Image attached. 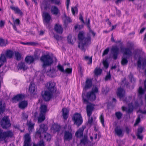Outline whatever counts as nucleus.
Wrapping results in <instances>:
<instances>
[{
  "label": "nucleus",
  "instance_id": "nucleus-64",
  "mask_svg": "<svg viewBox=\"0 0 146 146\" xmlns=\"http://www.w3.org/2000/svg\"><path fill=\"white\" fill-rule=\"evenodd\" d=\"M126 132L127 134H129L130 132V129L128 127H126Z\"/></svg>",
  "mask_w": 146,
  "mask_h": 146
},
{
  "label": "nucleus",
  "instance_id": "nucleus-29",
  "mask_svg": "<svg viewBox=\"0 0 146 146\" xmlns=\"http://www.w3.org/2000/svg\"><path fill=\"white\" fill-rule=\"evenodd\" d=\"M115 133L119 136H123V130L122 129L117 127L115 129Z\"/></svg>",
  "mask_w": 146,
  "mask_h": 146
},
{
  "label": "nucleus",
  "instance_id": "nucleus-9",
  "mask_svg": "<svg viewBox=\"0 0 146 146\" xmlns=\"http://www.w3.org/2000/svg\"><path fill=\"white\" fill-rule=\"evenodd\" d=\"M1 124L2 127L4 129H7L11 126L8 117L5 116L2 119Z\"/></svg>",
  "mask_w": 146,
  "mask_h": 146
},
{
  "label": "nucleus",
  "instance_id": "nucleus-26",
  "mask_svg": "<svg viewBox=\"0 0 146 146\" xmlns=\"http://www.w3.org/2000/svg\"><path fill=\"white\" fill-rule=\"evenodd\" d=\"M60 129V126L58 124H54L52 125L51 127V129L54 132L59 131Z\"/></svg>",
  "mask_w": 146,
  "mask_h": 146
},
{
  "label": "nucleus",
  "instance_id": "nucleus-44",
  "mask_svg": "<svg viewBox=\"0 0 146 146\" xmlns=\"http://www.w3.org/2000/svg\"><path fill=\"white\" fill-rule=\"evenodd\" d=\"M44 138L46 139L47 141H50L51 139V136L48 133H45L44 134Z\"/></svg>",
  "mask_w": 146,
  "mask_h": 146
},
{
  "label": "nucleus",
  "instance_id": "nucleus-10",
  "mask_svg": "<svg viewBox=\"0 0 146 146\" xmlns=\"http://www.w3.org/2000/svg\"><path fill=\"white\" fill-rule=\"evenodd\" d=\"M138 106V103L137 102H136L134 104L132 103L128 104V108H127L123 106L122 109L123 111H125L127 113H131L134 108L137 107Z\"/></svg>",
  "mask_w": 146,
  "mask_h": 146
},
{
  "label": "nucleus",
  "instance_id": "nucleus-48",
  "mask_svg": "<svg viewBox=\"0 0 146 146\" xmlns=\"http://www.w3.org/2000/svg\"><path fill=\"white\" fill-rule=\"evenodd\" d=\"M115 115L118 119H120L122 115V114L120 112H118L115 113Z\"/></svg>",
  "mask_w": 146,
  "mask_h": 146
},
{
  "label": "nucleus",
  "instance_id": "nucleus-11",
  "mask_svg": "<svg viewBox=\"0 0 146 146\" xmlns=\"http://www.w3.org/2000/svg\"><path fill=\"white\" fill-rule=\"evenodd\" d=\"M117 95L120 98V100H122L124 102L128 103V101H127L126 98H125V92L123 89L121 88H119L117 89Z\"/></svg>",
  "mask_w": 146,
  "mask_h": 146
},
{
  "label": "nucleus",
  "instance_id": "nucleus-51",
  "mask_svg": "<svg viewBox=\"0 0 146 146\" xmlns=\"http://www.w3.org/2000/svg\"><path fill=\"white\" fill-rule=\"evenodd\" d=\"M22 118L24 119V120H26L27 119L28 117V115L25 113H23L22 114Z\"/></svg>",
  "mask_w": 146,
  "mask_h": 146
},
{
  "label": "nucleus",
  "instance_id": "nucleus-1",
  "mask_svg": "<svg viewBox=\"0 0 146 146\" xmlns=\"http://www.w3.org/2000/svg\"><path fill=\"white\" fill-rule=\"evenodd\" d=\"M46 87L47 90L42 92V95L45 101H48L52 98L53 94L56 92V89L55 83L52 82H48Z\"/></svg>",
  "mask_w": 146,
  "mask_h": 146
},
{
  "label": "nucleus",
  "instance_id": "nucleus-54",
  "mask_svg": "<svg viewBox=\"0 0 146 146\" xmlns=\"http://www.w3.org/2000/svg\"><path fill=\"white\" fill-rule=\"evenodd\" d=\"M109 50V48H108L106 49L104 51V52L103 54V56L106 55L108 54Z\"/></svg>",
  "mask_w": 146,
  "mask_h": 146
},
{
  "label": "nucleus",
  "instance_id": "nucleus-17",
  "mask_svg": "<svg viewBox=\"0 0 146 146\" xmlns=\"http://www.w3.org/2000/svg\"><path fill=\"white\" fill-rule=\"evenodd\" d=\"M57 67L58 69L61 72H65L68 74H70L72 73V69L71 68H67L64 70L63 66L60 64H58L57 66Z\"/></svg>",
  "mask_w": 146,
  "mask_h": 146
},
{
  "label": "nucleus",
  "instance_id": "nucleus-45",
  "mask_svg": "<svg viewBox=\"0 0 146 146\" xmlns=\"http://www.w3.org/2000/svg\"><path fill=\"white\" fill-rule=\"evenodd\" d=\"M145 92V91L141 87H139L138 90L139 95V96L140 95H142Z\"/></svg>",
  "mask_w": 146,
  "mask_h": 146
},
{
  "label": "nucleus",
  "instance_id": "nucleus-43",
  "mask_svg": "<svg viewBox=\"0 0 146 146\" xmlns=\"http://www.w3.org/2000/svg\"><path fill=\"white\" fill-rule=\"evenodd\" d=\"M15 55L16 59L17 60H20L21 59V54L18 52H16L15 53Z\"/></svg>",
  "mask_w": 146,
  "mask_h": 146
},
{
  "label": "nucleus",
  "instance_id": "nucleus-18",
  "mask_svg": "<svg viewBox=\"0 0 146 146\" xmlns=\"http://www.w3.org/2000/svg\"><path fill=\"white\" fill-rule=\"evenodd\" d=\"M24 145L23 146H31L30 144L31 137L28 133L26 134L24 136Z\"/></svg>",
  "mask_w": 146,
  "mask_h": 146
},
{
  "label": "nucleus",
  "instance_id": "nucleus-40",
  "mask_svg": "<svg viewBox=\"0 0 146 146\" xmlns=\"http://www.w3.org/2000/svg\"><path fill=\"white\" fill-rule=\"evenodd\" d=\"M12 19H13L14 23L13 24L11 23H10L11 25H15L17 26L19 25L20 23V20L19 19H15L13 17H12Z\"/></svg>",
  "mask_w": 146,
  "mask_h": 146
},
{
  "label": "nucleus",
  "instance_id": "nucleus-13",
  "mask_svg": "<svg viewBox=\"0 0 146 146\" xmlns=\"http://www.w3.org/2000/svg\"><path fill=\"white\" fill-rule=\"evenodd\" d=\"M111 51L113 55L112 58L114 60L116 59L119 53V48L117 46H112Z\"/></svg>",
  "mask_w": 146,
  "mask_h": 146
},
{
  "label": "nucleus",
  "instance_id": "nucleus-23",
  "mask_svg": "<svg viewBox=\"0 0 146 146\" xmlns=\"http://www.w3.org/2000/svg\"><path fill=\"white\" fill-rule=\"evenodd\" d=\"M28 104V102L27 101H23L19 103V108L23 109L27 107Z\"/></svg>",
  "mask_w": 146,
  "mask_h": 146
},
{
  "label": "nucleus",
  "instance_id": "nucleus-6",
  "mask_svg": "<svg viewBox=\"0 0 146 146\" xmlns=\"http://www.w3.org/2000/svg\"><path fill=\"white\" fill-rule=\"evenodd\" d=\"M14 135L13 132L11 130L3 131L0 129V141H5L7 138L12 137Z\"/></svg>",
  "mask_w": 146,
  "mask_h": 146
},
{
  "label": "nucleus",
  "instance_id": "nucleus-28",
  "mask_svg": "<svg viewBox=\"0 0 146 146\" xmlns=\"http://www.w3.org/2000/svg\"><path fill=\"white\" fill-rule=\"evenodd\" d=\"M27 125L28 127V130L30 133L31 132L32 130H33L34 126L35 124L32 123L31 121H30L27 122Z\"/></svg>",
  "mask_w": 146,
  "mask_h": 146
},
{
  "label": "nucleus",
  "instance_id": "nucleus-12",
  "mask_svg": "<svg viewBox=\"0 0 146 146\" xmlns=\"http://www.w3.org/2000/svg\"><path fill=\"white\" fill-rule=\"evenodd\" d=\"M47 126L46 125L44 124H41L40 126L39 129L37 131L36 133V137H38L41 138V134L45 133L47 130Z\"/></svg>",
  "mask_w": 146,
  "mask_h": 146
},
{
  "label": "nucleus",
  "instance_id": "nucleus-59",
  "mask_svg": "<svg viewBox=\"0 0 146 146\" xmlns=\"http://www.w3.org/2000/svg\"><path fill=\"white\" fill-rule=\"evenodd\" d=\"M90 19H88V20L87 22L86 23V25H87V27L89 29H90Z\"/></svg>",
  "mask_w": 146,
  "mask_h": 146
},
{
  "label": "nucleus",
  "instance_id": "nucleus-25",
  "mask_svg": "<svg viewBox=\"0 0 146 146\" xmlns=\"http://www.w3.org/2000/svg\"><path fill=\"white\" fill-rule=\"evenodd\" d=\"M143 130V129L141 127H139L137 129V132L136 135L138 138L141 140H142L143 138V136L141 134L142 133Z\"/></svg>",
  "mask_w": 146,
  "mask_h": 146
},
{
  "label": "nucleus",
  "instance_id": "nucleus-42",
  "mask_svg": "<svg viewBox=\"0 0 146 146\" xmlns=\"http://www.w3.org/2000/svg\"><path fill=\"white\" fill-rule=\"evenodd\" d=\"M100 121L102 123L103 126V127L105 126V125L104 124V116L103 114L102 113V114L100 116Z\"/></svg>",
  "mask_w": 146,
  "mask_h": 146
},
{
  "label": "nucleus",
  "instance_id": "nucleus-39",
  "mask_svg": "<svg viewBox=\"0 0 146 146\" xmlns=\"http://www.w3.org/2000/svg\"><path fill=\"white\" fill-rule=\"evenodd\" d=\"M74 39H75V38L74 36L73 38H72V35H69L67 37L68 42L70 44H73Z\"/></svg>",
  "mask_w": 146,
  "mask_h": 146
},
{
  "label": "nucleus",
  "instance_id": "nucleus-33",
  "mask_svg": "<svg viewBox=\"0 0 146 146\" xmlns=\"http://www.w3.org/2000/svg\"><path fill=\"white\" fill-rule=\"evenodd\" d=\"M84 88L87 89L90 88L92 85V81L90 79H87L86 81Z\"/></svg>",
  "mask_w": 146,
  "mask_h": 146
},
{
  "label": "nucleus",
  "instance_id": "nucleus-57",
  "mask_svg": "<svg viewBox=\"0 0 146 146\" xmlns=\"http://www.w3.org/2000/svg\"><path fill=\"white\" fill-rule=\"evenodd\" d=\"M54 38L57 40H59L61 39L62 38V37L61 36L56 35L54 36Z\"/></svg>",
  "mask_w": 146,
  "mask_h": 146
},
{
  "label": "nucleus",
  "instance_id": "nucleus-14",
  "mask_svg": "<svg viewBox=\"0 0 146 146\" xmlns=\"http://www.w3.org/2000/svg\"><path fill=\"white\" fill-rule=\"evenodd\" d=\"M42 16L44 24L46 25L49 23L51 19V17L49 13L46 12L43 13Z\"/></svg>",
  "mask_w": 146,
  "mask_h": 146
},
{
  "label": "nucleus",
  "instance_id": "nucleus-32",
  "mask_svg": "<svg viewBox=\"0 0 146 146\" xmlns=\"http://www.w3.org/2000/svg\"><path fill=\"white\" fill-rule=\"evenodd\" d=\"M5 103L2 100H0V111L3 112L5 109Z\"/></svg>",
  "mask_w": 146,
  "mask_h": 146
},
{
  "label": "nucleus",
  "instance_id": "nucleus-41",
  "mask_svg": "<svg viewBox=\"0 0 146 146\" xmlns=\"http://www.w3.org/2000/svg\"><path fill=\"white\" fill-rule=\"evenodd\" d=\"M102 71V69L96 68L94 70V73L95 75L97 76L101 74Z\"/></svg>",
  "mask_w": 146,
  "mask_h": 146
},
{
  "label": "nucleus",
  "instance_id": "nucleus-7",
  "mask_svg": "<svg viewBox=\"0 0 146 146\" xmlns=\"http://www.w3.org/2000/svg\"><path fill=\"white\" fill-rule=\"evenodd\" d=\"M40 113L38 117V121L40 123L45 119L46 113L48 111L46 106L44 105H41L40 108Z\"/></svg>",
  "mask_w": 146,
  "mask_h": 146
},
{
  "label": "nucleus",
  "instance_id": "nucleus-55",
  "mask_svg": "<svg viewBox=\"0 0 146 146\" xmlns=\"http://www.w3.org/2000/svg\"><path fill=\"white\" fill-rule=\"evenodd\" d=\"M53 3H54L56 5H59L60 4V0H50Z\"/></svg>",
  "mask_w": 146,
  "mask_h": 146
},
{
  "label": "nucleus",
  "instance_id": "nucleus-60",
  "mask_svg": "<svg viewBox=\"0 0 146 146\" xmlns=\"http://www.w3.org/2000/svg\"><path fill=\"white\" fill-rule=\"evenodd\" d=\"M111 78V76L109 73V74H108L106 76L105 80H109Z\"/></svg>",
  "mask_w": 146,
  "mask_h": 146
},
{
  "label": "nucleus",
  "instance_id": "nucleus-15",
  "mask_svg": "<svg viewBox=\"0 0 146 146\" xmlns=\"http://www.w3.org/2000/svg\"><path fill=\"white\" fill-rule=\"evenodd\" d=\"M69 129L70 131H66L64 133V140L69 141L72 138V135L71 132L72 129L70 126H68Z\"/></svg>",
  "mask_w": 146,
  "mask_h": 146
},
{
  "label": "nucleus",
  "instance_id": "nucleus-31",
  "mask_svg": "<svg viewBox=\"0 0 146 146\" xmlns=\"http://www.w3.org/2000/svg\"><path fill=\"white\" fill-rule=\"evenodd\" d=\"M14 54L13 51L10 50H7L5 52V56L7 58H11L12 57Z\"/></svg>",
  "mask_w": 146,
  "mask_h": 146
},
{
  "label": "nucleus",
  "instance_id": "nucleus-61",
  "mask_svg": "<svg viewBox=\"0 0 146 146\" xmlns=\"http://www.w3.org/2000/svg\"><path fill=\"white\" fill-rule=\"evenodd\" d=\"M71 21V20L70 18L68 17H66V19L65 20V22H70Z\"/></svg>",
  "mask_w": 146,
  "mask_h": 146
},
{
  "label": "nucleus",
  "instance_id": "nucleus-24",
  "mask_svg": "<svg viewBox=\"0 0 146 146\" xmlns=\"http://www.w3.org/2000/svg\"><path fill=\"white\" fill-rule=\"evenodd\" d=\"M62 116L64 119H66L68 117L69 115V110L67 108H63L62 110Z\"/></svg>",
  "mask_w": 146,
  "mask_h": 146
},
{
  "label": "nucleus",
  "instance_id": "nucleus-19",
  "mask_svg": "<svg viewBox=\"0 0 146 146\" xmlns=\"http://www.w3.org/2000/svg\"><path fill=\"white\" fill-rule=\"evenodd\" d=\"M142 63H143L142 66L143 69L144 68L145 66H146V58L144 60L142 58H139L137 62V66L138 68H141L142 65Z\"/></svg>",
  "mask_w": 146,
  "mask_h": 146
},
{
  "label": "nucleus",
  "instance_id": "nucleus-36",
  "mask_svg": "<svg viewBox=\"0 0 146 146\" xmlns=\"http://www.w3.org/2000/svg\"><path fill=\"white\" fill-rule=\"evenodd\" d=\"M6 61V58L3 54H1L0 57V67L3 64V63Z\"/></svg>",
  "mask_w": 146,
  "mask_h": 146
},
{
  "label": "nucleus",
  "instance_id": "nucleus-2",
  "mask_svg": "<svg viewBox=\"0 0 146 146\" xmlns=\"http://www.w3.org/2000/svg\"><path fill=\"white\" fill-rule=\"evenodd\" d=\"M84 33L83 32H80L78 35L79 42L78 47L82 50L85 51L84 47L91 44V38L90 35H88L86 37H84Z\"/></svg>",
  "mask_w": 146,
  "mask_h": 146
},
{
  "label": "nucleus",
  "instance_id": "nucleus-47",
  "mask_svg": "<svg viewBox=\"0 0 146 146\" xmlns=\"http://www.w3.org/2000/svg\"><path fill=\"white\" fill-rule=\"evenodd\" d=\"M33 146H44V145L43 140H41L40 141L38 144L34 143Z\"/></svg>",
  "mask_w": 146,
  "mask_h": 146
},
{
  "label": "nucleus",
  "instance_id": "nucleus-34",
  "mask_svg": "<svg viewBox=\"0 0 146 146\" xmlns=\"http://www.w3.org/2000/svg\"><path fill=\"white\" fill-rule=\"evenodd\" d=\"M25 62L29 64L33 62L34 60V58L32 56H29L26 57L25 59Z\"/></svg>",
  "mask_w": 146,
  "mask_h": 146
},
{
  "label": "nucleus",
  "instance_id": "nucleus-20",
  "mask_svg": "<svg viewBox=\"0 0 146 146\" xmlns=\"http://www.w3.org/2000/svg\"><path fill=\"white\" fill-rule=\"evenodd\" d=\"M51 13L54 15H60V11L58 8L55 6H53L51 7Z\"/></svg>",
  "mask_w": 146,
  "mask_h": 146
},
{
  "label": "nucleus",
  "instance_id": "nucleus-53",
  "mask_svg": "<svg viewBox=\"0 0 146 146\" xmlns=\"http://www.w3.org/2000/svg\"><path fill=\"white\" fill-rule=\"evenodd\" d=\"M37 44V43L35 42H28L27 44H28V45L31 46H35Z\"/></svg>",
  "mask_w": 146,
  "mask_h": 146
},
{
  "label": "nucleus",
  "instance_id": "nucleus-4",
  "mask_svg": "<svg viewBox=\"0 0 146 146\" xmlns=\"http://www.w3.org/2000/svg\"><path fill=\"white\" fill-rule=\"evenodd\" d=\"M131 47L127 48H121V50L123 54V56L122 58L121 62L122 65H126L128 62L127 58L132 55V53L131 51Z\"/></svg>",
  "mask_w": 146,
  "mask_h": 146
},
{
  "label": "nucleus",
  "instance_id": "nucleus-52",
  "mask_svg": "<svg viewBox=\"0 0 146 146\" xmlns=\"http://www.w3.org/2000/svg\"><path fill=\"white\" fill-rule=\"evenodd\" d=\"M140 118L139 117H138L136 121L135 122L134 124V126L137 125L140 122Z\"/></svg>",
  "mask_w": 146,
  "mask_h": 146
},
{
  "label": "nucleus",
  "instance_id": "nucleus-63",
  "mask_svg": "<svg viewBox=\"0 0 146 146\" xmlns=\"http://www.w3.org/2000/svg\"><path fill=\"white\" fill-rule=\"evenodd\" d=\"M79 19L81 20V21L83 23H84V21L83 19V17L82 15H80L79 17Z\"/></svg>",
  "mask_w": 146,
  "mask_h": 146
},
{
  "label": "nucleus",
  "instance_id": "nucleus-16",
  "mask_svg": "<svg viewBox=\"0 0 146 146\" xmlns=\"http://www.w3.org/2000/svg\"><path fill=\"white\" fill-rule=\"evenodd\" d=\"M94 105L89 104H88L86 106V110L88 116L90 118L92 114V112L94 109Z\"/></svg>",
  "mask_w": 146,
  "mask_h": 146
},
{
  "label": "nucleus",
  "instance_id": "nucleus-22",
  "mask_svg": "<svg viewBox=\"0 0 146 146\" xmlns=\"http://www.w3.org/2000/svg\"><path fill=\"white\" fill-rule=\"evenodd\" d=\"M85 128L84 127H82L80 128L76 133L75 136L78 137H81L83 135V132Z\"/></svg>",
  "mask_w": 146,
  "mask_h": 146
},
{
  "label": "nucleus",
  "instance_id": "nucleus-21",
  "mask_svg": "<svg viewBox=\"0 0 146 146\" xmlns=\"http://www.w3.org/2000/svg\"><path fill=\"white\" fill-rule=\"evenodd\" d=\"M24 95L21 94H19L15 96L12 98L13 102H17L22 100L24 98Z\"/></svg>",
  "mask_w": 146,
  "mask_h": 146
},
{
  "label": "nucleus",
  "instance_id": "nucleus-58",
  "mask_svg": "<svg viewBox=\"0 0 146 146\" xmlns=\"http://www.w3.org/2000/svg\"><path fill=\"white\" fill-rule=\"evenodd\" d=\"M5 22L4 21L1 20L0 22V27H3L5 24Z\"/></svg>",
  "mask_w": 146,
  "mask_h": 146
},
{
  "label": "nucleus",
  "instance_id": "nucleus-5",
  "mask_svg": "<svg viewBox=\"0 0 146 146\" xmlns=\"http://www.w3.org/2000/svg\"><path fill=\"white\" fill-rule=\"evenodd\" d=\"M40 59L41 62L43 63V67H45L46 66H50L53 62L52 58L48 54L42 56Z\"/></svg>",
  "mask_w": 146,
  "mask_h": 146
},
{
  "label": "nucleus",
  "instance_id": "nucleus-46",
  "mask_svg": "<svg viewBox=\"0 0 146 146\" xmlns=\"http://www.w3.org/2000/svg\"><path fill=\"white\" fill-rule=\"evenodd\" d=\"M71 11L72 13L74 15H75L76 13H77L78 12V9L76 7H72L71 9Z\"/></svg>",
  "mask_w": 146,
  "mask_h": 146
},
{
  "label": "nucleus",
  "instance_id": "nucleus-50",
  "mask_svg": "<svg viewBox=\"0 0 146 146\" xmlns=\"http://www.w3.org/2000/svg\"><path fill=\"white\" fill-rule=\"evenodd\" d=\"M83 25H77L75 26L74 28L75 29H80L83 28Z\"/></svg>",
  "mask_w": 146,
  "mask_h": 146
},
{
  "label": "nucleus",
  "instance_id": "nucleus-56",
  "mask_svg": "<svg viewBox=\"0 0 146 146\" xmlns=\"http://www.w3.org/2000/svg\"><path fill=\"white\" fill-rule=\"evenodd\" d=\"M87 141V139L85 137L81 140V143L85 144Z\"/></svg>",
  "mask_w": 146,
  "mask_h": 146
},
{
  "label": "nucleus",
  "instance_id": "nucleus-38",
  "mask_svg": "<svg viewBox=\"0 0 146 146\" xmlns=\"http://www.w3.org/2000/svg\"><path fill=\"white\" fill-rule=\"evenodd\" d=\"M19 68L20 69H23V70H25L27 69L26 65L24 63L21 62L18 64Z\"/></svg>",
  "mask_w": 146,
  "mask_h": 146
},
{
  "label": "nucleus",
  "instance_id": "nucleus-37",
  "mask_svg": "<svg viewBox=\"0 0 146 146\" xmlns=\"http://www.w3.org/2000/svg\"><path fill=\"white\" fill-rule=\"evenodd\" d=\"M8 44L7 40L2 38H0V46H5Z\"/></svg>",
  "mask_w": 146,
  "mask_h": 146
},
{
  "label": "nucleus",
  "instance_id": "nucleus-27",
  "mask_svg": "<svg viewBox=\"0 0 146 146\" xmlns=\"http://www.w3.org/2000/svg\"><path fill=\"white\" fill-rule=\"evenodd\" d=\"M54 29L57 33L59 34H62L63 32L62 28L60 25L56 24L55 25Z\"/></svg>",
  "mask_w": 146,
  "mask_h": 146
},
{
  "label": "nucleus",
  "instance_id": "nucleus-35",
  "mask_svg": "<svg viewBox=\"0 0 146 146\" xmlns=\"http://www.w3.org/2000/svg\"><path fill=\"white\" fill-rule=\"evenodd\" d=\"M35 90V85L33 83H31L29 86V91L31 93H33Z\"/></svg>",
  "mask_w": 146,
  "mask_h": 146
},
{
  "label": "nucleus",
  "instance_id": "nucleus-3",
  "mask_svg": "<svg viewBox=\"0 0 146 146\" xmlns=\"http://www.w3.org/2000/svg\"><path fill=\"white\" fill-rule=\"evenodd\" d=\"M98 91V88L96 86H94L92 91L88 92L86 95L83 93L82 96L84 102L87 103L89 101H93L95 100L96 98V94Z\"/></svg>",
  "mask_w": 146,
  "mask_h": 146
},
{
  "label": "nucleus",
  "instance_id": "nucleus-30",
  "mask_svg": "<svg viewBox=\"0 0 146 146\" xmlns=\"http://www.w3.org/2000/svg\"><path fill=\"white\" fill-rule=\"evenodd\" d=\"M11 8L14 11L15 13L21 15H22L23 13L17 7L11 6Z\"/></svg>",
  "mask_w": 146,
  "mask_h": 146
},
{
  "label": "nucleus",
  "instance_id": "nucleus-62",
  "mask_svg": "<svg viewBox=\"0 0 146 146\" xmlns=\"http://www.w3.org/2000/svg\"><path fill=\"white\" fill-rule=\"evenodd\" d=\"M70 3V0H66V5L67 8L68 9L69 7V5Z\"/></svg>",
  "mask_w": 146,
  "mask_h": 146
},
{
  "label": "nucleus",
  "instance_id": "nucleus-8",
  "mask_svg": "<svg viewBox=\"0 0 146 146\" xmlns=\"http://www.w3.org/2000/svg\"><path fill=\"white\" fill-rule=\"evenodd\" d=\"M72 120L74 121V123L79 126L82 123L83 120L81 115L78 113H75L73 115Z\"/></svg>",
  "mask_w": 146,
  "mask_h": 146
},
{
  "label": "nucleus",
  "instance_id": "nucleus-49",
  "mask_svg": "<svg viewBox=\"0 0 146 146\" xmlns=\"http://www.w3.org/2000/svg\"><path fill=\"white\" fill-rule=\"evenodd\" d=\"M103 63L104 67L106 68H107L108 66V64L106 60H104Z\"/></svg>",
  "mask_w": 146,
  "mask_h": 146
}]
</instances>
